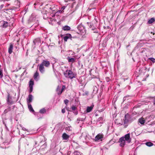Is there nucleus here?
Returning <instances> with one entry per match:
<instances>
[{"label": "nucleus", "instance_id": "4c0bfd02", "mask_svg": "<svg viewBox=\"0 0 155 155\" xmlns=\"http://www.w3.org/2000/svg\"><path fill=\"white\" fill-rule=\"evenodd\" d=\"M106 81L108 82L110 81V79L108 77H106L105 78Z\"/></svg>", "mask_w": 155, "mask_h": 155}, {"label": "nucleus", "instance_id": "4be33fe9", "mask_svg": "<svg viewBox=\"0 0 155 155\" xmlns=\"http://www.w3.org/2000/svg\"><path fill=\"white\" fill-rule=\"evenodd\" d=\"M7 102L8 104L9 105L13 103V102L12 101H10V100H9V96H8V98L7 100Z\"/></svg>", "mask_w": 155, "mask_h": 155}, {"label": "nucleus", "instance_id": "a878e982", "mask_svg": "<svg viewBox=\"0 0 155 155\" xmlns=\"http://www.w3.org/2000/svg\"><path fill=\"white\" fill-rule=\"evenodd\" d=\"M72 128L71 126H68L65 128V130L68 131H71Z\"/></svg>", "mask_w": 155, "mask_h": 155}, {"label": "nucleus", "instance_id": "7ed1b4c3", "mask_svg": "<svg viewBox=\"0 0 155 155\" xmlns=\"http://www.w3.org/2000/svg\"><path fill=\"white\" fill-rule=\"evenodd\" d=\"M124 137V139L125 141H127L128 143H130L131 141V139L130 138V134L128 133L125 135Z\"/></svg>", "mask_w": 155, "mask_h": 155}, {"label": "nucleus", "instance_id": "393cba45", "mask_svg": "<svg viewBox=\"0 0 155 155\" xmlns=\"http://www.w3.org/2000/svg\"><path fill=\"white\" fill-rule=\"evenodd\" d=\"M90 137L88 135H86L84 137L86 141H88L90 140Z\"/></svg>", "mask_w": 155, "mask_h": 155}, {"label": "nucleus", "instance_id": "a19ab883", "mask_svg": "<svg viewBox=\"0 0 155 155\" xmlns=\"http://www.w3.org/2000/svg\"><path fill=\"white\" fill-rule=\"evenodd\" d=\"M73 113L75 115H77L78 114V111H75L73 112Z\"/></svg>", "mask_w": 155, "mask_h": 155}, {"label": "nucleus", "instance_id": "cd10ccee", "mask_svg": "<svg viewBox=\"0 0 155 155\" xmlns=\"http://www.w3.org/2000/svg\"><path fill=\"white\" fill-rule=\"evenodd\" d=\"M61 88V87L59 85H58L57 87V88L56 89V91L58 93H58H60V92H61L60 91V89Z\"/></svg>", "mask_w": 155, "mask_h": 155}, {"label": "nucleus", "instance_id": "20e7f679", "mask_svg": "<svg viewBox=\"0 0 155 155\" xmlns=\"http://www.w3.org/2000/svg\"><path fill=\"white\" fill-rule=\"evenodd\" d=\"M38 69L40 72L42 74L44 73L45 71L44 66L41 64L38 65Z\"/></svg>", "mask_w": 155, "mask_h": 155}, {"label": "nucleus", "instance_id": "f3484780", "mask_svg": "<svg viewBox=\"0 0 155 155\" xmlns=\"http://www.w3.org/2000/svg\"><path fill=\"white\" fill-rule=\"evenodd\" d=\"M28 109L31 112H34V110H33L31 104H30L29 103H28Z\"/></svg>", "mask_w": 155, "mask_h": 155}, {"label": "nucleus", "instance_id": "9d476101", "mask_svg": "<svg viewBox=\"0 0 155 155\" xmlns=\"http://www.w3.org/2000/svg\"><path fill=\"white\" fill-rule=\"evenodd\" d=\"M67 59L69 62L73 63L76 61V58H71V57H68Z\"/></svg>", "mask_w": 155, "mask_h": 155}, {"label": "nucleus", "instance_id": "423d86ee", "mask_svg": "<svg viewBox=\"0 0 155 155\" xmlns=\"http://www.w3.org/2000/svg\"><path fill=\"white\" fill-rule=\"evenodd\" d=\"M34 83L33 81L31 80L29 81V87L30 88V89L29 90V92L30 93H31L33 89V85H34Z\"/></svg>", "mask_w": 155, "mask_h": 155}, {"label": "nucleus", "instance_id": "f704fd0d", "mask_svg": "<svg viewBox=\"0 0 155 155\" xmlns=\"http://www.w3.org/2000/svg\"><path fill=\"white\" fill-rule=\"evenodd\" d=\"M64 103H65V104L67 105V104L68 103V102H69V101L68 100H67V99H66L65 100H64Z\"/></svg>", "mask_w": 155, "mask_h": 155}, {"label": "nucleus", "instance_id": "2eb2a0df", "mask_svg": "<svg viewBox=\"0 0 155 155\" xmlns=\"http://www.w3.org/2000/svg\"><path fill=\"white\" fill-rule=\"evenodd\" d=\"M8 25V23L6 21H3L2 22V26L3 28H5Z\"/></svg>", "mask_w": 155, "mask_h": 155}, {"label": "nucleus", "instance_id": "58836bf2", "mask_svg": "<svg viewBox=\"0 0 155 155\" xmlns=\"http://www.w3.org/2000/svg\"><path fill=\"white\" fill-rule=\"evenodd\" d=\"M61 112L63 113H64L65 112V109L64 108L63 109L61 110Z\"/></svg>", "mask_w": 155, "mask_h": 155}, {"label": "nucleus", "instance_id": "412c9836", "mask_svg": "<svg viewBox=\"0 0 155 155\" xmlns=\"http://www.w3.org/2000/svg\"><path fill=\"white\" fill-rule=\"evenodd\" d=\"M155 21V19L154 18H151L148 21V23L149 24H151L153 23Z\"/></svg>", "mask_w": 155, "mask_h": 155}, {"label": "nucleus", "instance_id": "ea45409f", "mask_svg": "<svg viewBox=\"0 0 155 155\" xmlns=\"http://www.w3.org/2000/svg\"><path fill=\"white\" fill-rule=\"evenodd\" d=\"M4 6V4H2L0 6V10H1L2 9L3 7Z\"/></svg>", "mask_w": 155, "mask_h": 155}, {"label": "nucleus", "instance_id": "2f4dec72", "mask_svg": "<svg viewBox=\"0 0 155 155\" xmlns=\"http://www.w3.org/2000/svg\"><path fill=\"white\" fill-rule=\"evenodd\" d=\"M87 24L88 26L89 27V28H91V27L92 26V24L91 23L87 22Z\"/></svg>", "mask_w": 155, "mask_h": 155}, {"label": "nucleus", "instance_id": "dca6fc26", "mask_svg": "<svg viewBox=\"0 0 155 155\" xmlns=\"http://www.w3.org/2000/svg\"><path fill=\"white\" fill-rule=\"evenodd\" d=\"M62 29L64 31H68L70 30L71 28L69 26L66 25L63 27Z\"/></svg>", "mask_w": 155, "mask_h": 155}, {"label": "nucleus", "instance_id": "79ce46f5", "mask_svg": "<svg viewBox=\"0 0 155 155\" xmlns=\"http://www.w3.org/2000/svg\"><path fill=\"white\" fill-rule=\"evenodd\" d=\"M22 130H26V128H24V127H22Z\"/></svg>", "mask_w": 155, "mask_h": 155}, {"label": "nucleus", "instance_id": "c9c22d12", "mask_svg": "<svg viewBox=\"0 0 155 155\" xmlns=\"http://www.w3.org/2000/svg\"><path fill=\"white\" fill-rule=\"evenodd\" d=\"M8 111V110H7V109H5L4 112H3V114H6L7 113Z\"/></svg>", "mask_w": 155, "mask_h": 155}, {"label": "nucleus", "instance_id": "c756f323", "mask_svg": "<svg viewBox=\"0 0 155 155\" xmlns=\"http://www.w3.org/2000/svg\"><path fill=\"white\" fill-rule=\"evenodd\" d=\"M39 74L38 72H36L34 74V77L35 79H36L37 78V77L38 76Z\"/></svg>", "mask_w": 155, "mask_h": 155}, {"label": "nucleus", "instance_id": "09e8293b", "mask_svg": "<svg viewBox=\"0 0 155 155\" xmlns=\"http://www.w3.org/2000/svg\"><path fill=\"white\" fill-rule=\"evenodd\" d=\"M33 43H34L35 44V41H33Z\"/></svg>", "mask_w": 155, "mask_h": 155}, {"label": "nucleus", "instance_id": "6ab92c4d", "mask_svg": "<svg viewBox=\"0 0 155 155\" xmlns=\"http://www.w3.org/2000/svg\"><path fill=\"white\" fill-rule=\"evenodd\" d=\"M46 109L44 108H42L39 110V113L41 114H45L46 113Z\"/></svg>", "mask_w": 155, "mask_h": 155}, {"label": "nucleus", "instance_id": "a18cd8bd", "mask_svg": "<svg viewBox=\"0 0 155 155\" xmlns=\"http://www.w3.org/2000/svg\"><path fill=\"white\" fill-rule=\"evenodd\" d=\"M5 0H0V2H1L2 1H5Z\"/></svg>", "mask_w": 155, "mask_h": 155}, {"label": "nucleus", "instance_id": "c85d7f7f", "mask_svg": "<svg viewBox=\"0 0 155 155\" xmlns=\"http://www.w3.org/2000/svg\"><path fill=\"white\" fill-rule=\"evenodd\" d=\"M148 59L151 61L153 63L155 62V59L152 58H148Z\"/></svg>", "mask_w": 155, "mask_h": 155}, {"label": "nucleus", "instance_id": "473e14b6", "mask_svg": "<svg viewBox=\"0 0 155 155\" xmlns=\"http://www.w3.org/2000/svg\"><path fill=\"white\" fill-rule=\"evenodd\" d=\"M71 108L73 110H75L76 109V107L74 105L72 106Z\"/></svg>", "mask_w": 155, "mask_h": 155}, {"label": "nucleus", "instance_id": "c03bdc74", "mask_svg": "<svg viewBox=\"0 0 155 155\" xmlns=\"http://www.w3.org/2000/svg\"><path fill=\"white\" fill-rule=\"evenodd\" d=\"M153 104L155 106V100L153 101Z\"/></svg>", "mask_w": 155, "mask_h": 155}, {"label": "nucleus", "instance_id": "4468645a", "mask_svg": "<svg viewBox=\"0 0 155 155\" xmlns=\"http://www.w3.org/2000/svg\"><path fill=\"white\" fill-rule=\"evenodd\" d=\"M93 107V106L91 105L90 107H88L86 110V112L89 113L92 110Z\"/></svg>", "mask_w": 155, "mask_h": 155}, {"label": "nucleus", "instance_id": "0eeeda50", "mask_svg": "<svg viewBox=\"0 0 155 155\" xmlns=\"http://www.w3.org/2000/svg\"><path fill=\"white\" fill-rule=\"evenodd\" d=\"M104 137V135L103 134H98L95 138V141H97L100 139H101Z\"/></svg>", "mask_w": 155, "mask_h": 155}, {"label": "nucleus", "instance_id": "a211bd4d", "mask_svg": "<svg viewBox=\"0 0 155 155\" xmlns=\"http://www.w3.org/2000/svg\"><path fill=\"white\" fill-rule=\"evenodd\" d=\"M15 106H13L12 107H11L10 106H8V108H7V110H8V111H11V110H13L14 109V108H15Z\"/></svg>", "mask_w": 155, "mask_h": 155}, {"label": "nucleus", "instance_id": "72a5a7b5", "mask_svg": "<svg viewBox=\"0 0 155 155\" xmlns=\"http://www.w3.org/2000/svg\"><path fill=\"white\" fill-rule=\"evenodd\" d=\"M65 6L63 7H62L61 8V10L59 11V12H62L65 9Z\"/></svg>", "mask_w": 155, "mask_h": 155}, {"label": "nucleus", "instance_id": "37998d69", "mask_svg": "<svg viewBox=\"0 0 155 155\" xmlns=\"http://www.w3.org/2000/svg\"><path fill=\"white\" fill-rule=\"evenodd\" d=\"M126 97H124V98H123V99H124V101L126 99Z\"/></svg>", "mask_w": 155, "mask_h": 155}, {"label": "nucleus", "instance_id": "aec40b11", "mask_svg": "<svg viewBox=\"0 0 155 155\" xmlns=\"http://www.w3.org/2000/svg\"><path fill=\"white\" fill-rule=\"evenodd\" d=\"M145 144L146 145L149 147H151L153 145V143L150 142H146Z\"/></svg>", "mask_w": 155, "mask_h": 155}, {"label": "nucleus", "instance_id": "f8f14e48", "mask_svg": "<svg viewBox=\"0 0 155 155\" xmlns=\"http://www.w3.org/2000/svg\"><path fill=\"white\" fill-rule=\"evenodd\" d=\"M84 27L82 24H81L78 25L77 27L78 29L80 31H82L84 29Z\"/></svg>", "mask_w": 155, "mask_h": 155}, {"label": "nucleus", "instance_id": "39448f33", "mask_svg": "<svg viewBox=\"0 0 155 155\" xmlns=\"http://www.w3.org/2000/svg\"><path fill=\"white\" fill-rule=\"evenodd\" d=\"M41 64L44 66L46 67H48L50 65V62L48 61L44 60Z\"/></svg>", "mask_w": 155, "mask_h": 155}, {"label": "nucleus", "instance_id": "9b49d317", "mask_svg": "<svg viewBox=\"0 0 155 155\" xmlns=\"http://www.w3.org/2000/svg\"><path fill=\"white\" fill-rule=\"evenodd\" d=\"M70 136L67 134L66 133H64L62 135V137L63 138V139L67 140L69 138Z\"/></svg>", "mask_w": 155, "mask_h": 155}, {"label": "nucleus", "instance_id": "1a4fd4ad", "mask_svg": "<svg viewBox=\"0 0 155 155\" xmlns=\"http://www.w3.org/2000/svg\"><path fill=\"white\" fill-rule=\"evenodd\" d=\"M33 96L31 94L28 95V98L27 99V103H30L32 101Z\"/></svg>", "mask_w": 155, "mask_h": 155}, {"label": "nucleus", "instance_id": "ddd939ff", "mask_svg": "<svg viewBox=\"0 0 155 155\" xmlns=\"http://www.w3.org/2000/svg\"><path fill=\"white\" fill-rule=\"evenodd\" d=\"M13 49V45L12 44H10L8 50V53L10 54H11L12 53Z\"/></svg>", "mask_w": 155, "mask_h": 155}, {"label": "nucleus", "instance_id": "f257e3e1", "mask_svg": "<svg viewBox=\"0 0 155 155\" xmlns=\"http://www.w3.org/2000/svg\"><path fill=\"white\" fill-rule=\"evenodd\" d=\"M64 74L66 78H70L71 79L75 78V75L73 72L70 70H67L64 73Z\"/></svg>", "mask_w": 155, "mask_h": 155}, {"label": "nucleus", "instance_id": "5701e85b", "mask_svg": "<svg viewBox=\"0 0 155 155\" xmlns=\"http://www.w3.org/2000/svg\"><path fill=\"white\" fill-rule=\"evenodd\" d=\"M139 122L141 124H143L145 123V120L142 118H140L139 120Z\"/></svg>", "mask_w": 155, "mask_h": 155}, {"label": "nucleus", "instance_id": "bb28decb", "mask_svg": "<svg viewBox=\"0 0 155 155\" xmlns=\"http://www.w3.org/2000/svg\"><path fill=\"white\" fill-rule=\"evenodd\" d=\"M129 120L128 119H127L126 118V115L125 116V119H124V124H127Z\"/></svg>", "mask_w": 155, "mask_h": 155}, {"label": "nucleus", "instance_id": "7c9ffc66", "mask_svg": "<svg viewBox=\"0 0 155 155\" xmlns=\"http://www.w3.org/2000/svg\"><path fill=\"white\" fill-rule=\"evenodd\" d=\"M74 155H81L80 152L75 151L74 152Z\"/></svg>", "mask_w": 155, "mask_h": 155}, {"label": "nucleus", "instance_id": "e433bc0d", "mask_svg": "<svg viewBox=\"0 0 155 155\" xmlns=\"http://www.w3.org/2000/svg\"><path fill=\"white\" fill-rule=\"evenodd\" d=\"M84 119L83 118H78V120H79V121H83L84 120Z\"/></svg>", "mask_w": 155, "mask_h": 155}, {"label": "nucleus", "instance_id": "f03ea898", "mask_svg": "<svg viewBox=\"0 0 155 155\" xmlns=\"http://www.w3.org/2000/svg\"><path fill=\"white\" fill-rule=\"evenodd\" d=\"M119 142L120 147H124L125 145V140L124 139V137H122L119 139Z\"/></svg>", "mask_w": 155, "mask_h": 155}, {"label": "nucleus", "instance_id": "49530a36", "mask_svg": "<svg viewBox=\"0 0 155 155\" xmlns=\"http://www.w3.org/2000/svg\"><path fill=\"white\" fill-rule=\"evenodd\" d=\"M127 125H125V127H127Z\"/></svg>", "mask_w": 155, "mask_h": 155}, {"label": "nucleus", "instance_id": "de8ad7c7", "mask_svg": "<svg viewBox=\"0 0 155 155\" xmlns=\"http://www.w3.org/2000/svg\"><path fill=\"white\" fill-rule=\"evenodd\" d=\"M50 9H51V10H52V9L51 7H50Z\"/></svg>", "mask_w": 155, "mask_h": 155}, {"label": "nucleus", "instance_id": "6e6552de", "mask_svg": "<svg viewBox=\"0 0 155 155\" xmlns=\"http://www.w3.org/2000/svg\"><path fill=\"white\" fill-rule=\"evenodd\" d=\"M71 38L72 37L71 34H67L64 37V40L66 42L69 38H70L71 40H72Z\"/></svg>", "mask_w": 155, "mask_h": 155}, {"label": "nucleus", "instance_id": "b1692460", "mask_svg": "<svg viewBox=\"0 0 155 155\" xmlns=\"http://www.w3.org/2000/svg\"><path fill=\"white\" fill-rule=\"evenodd\" d=\"M65 85H63L62 87V89L61 91V92H60V93H58V94L60 95L61 94L63 91L64 90L65 88Z\"/></svg>", "mask_w": 155, "mask_h": 155}]
</instances>
